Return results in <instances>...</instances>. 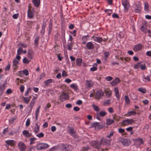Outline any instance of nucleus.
I'll return each mask as SVG.
<instances>
[{"label":"nucleus","instance_id":"nucleus-53","mask_svg":"<svg viewBox=\"0 0 151 151\" xmlns=\"http://www.w3.org/2000/svg\"><path fill=\"white\" fill-rule=\"evenodd\" d=\"M30 124V120L29 119H27L26 122V126L27 127L29 126Z\"/></svg>","mask_w":151,"mask_h":151},{"label":"nucleus","instance_id":"nucleus-63","mask_svg":"<svg viewBox=\"0 0 151 151\" xmlns=\"http://www.w3.org/2000/svg\"><path fill=\"white\" fill-rule=\"evenodd\" d=\"M68 132L70 134H72L75 132L74 131V129L73 128H71L68 131Z\"/></svg>","mask_w":151,"mask_h":151},{"label":"nucleus","instance_id":"nucleus-40","mask_svg":"<svg viewBox=\"0 0 151 151\" xmlns=\"http://www.w3.org/2000/svg\"><path fill=\"white\" fill-rule=\"evenodd\" d=\"M124 98L125 101L126 103L127 104H129L130 103V101L128 96H127L125 95L124 96Z\"/></svg>","mask_w":151,"mask_h":151},{"label":"nucleus","instance_id":"nucleus-30","mask_svg":"<svg viewBox=\"0 0 151 151\" xmlns=\"http://www.w3.org/2000/svg\"><path fill=\"white\" fill-rule=\"evenodd\" d=\"M136 114V112L134 111H128L127 114V116H129L132 115H134Z\"/></svg>","mask_w":151,"mask_h":151},{"label":"nucleus","instance_id":"nucleus-64","mask_svg":"<svg viewBox=\"0 0 151 151\" xmlns=\"http://www.w3.org/2000/svg\"><path fill=\"white\" fill-rule=\"evenodd\" d=\"M104 53L105 57L106 58H107L109 56V51L104 52Z\"/></svg>","mask_w":151,"mask_h":151},{"label":"nucleus","instance_id":"nucleus-43","mask_svg":"<svg viewBox=\"0 0 151 151\" xmlns=\"http://www.w3.org/2000/svg\"><path fill=\"white\" fill-rule=\"evenodd\" d=\"M140 67L142 70H144L146 68L145 64H141V63Z\"/></svg>","mask_w":151,"mask_h":151},{"label":"nucleus","instance_id":"nucleus-6","mask_svg":"<svg viewBox=\"0 0 151 151\" xmlns=\"http://www.w3.org/2000/svg\"><path fill=\"white\" fill-rule=\"evenodd\" d=\"M120 140L122 144L125 146H129L131 143L129 139L122 138Z\"/></svg>","mask_w":151,"mask_h":151},{"label":"nucleus","instance_id":"nucleus-59","mask_svg":"<svg viewBox=\"0 0 151 151\" xmlns=\"http://www.w3.org/2000/svg\"><path fill=\"white\" fill-rule=\"evenodd\" d=\"M51 106V105L49 103L47 104L45 106L44 109L46 111L47 109H49Z\"/></svg>","mask_w":151,"mask_h":151},{"label":"nucleus","instance_id":"nucleus-57","mask_svg":"<svg viewBox=\"0 0 151 151\" xmlns=\"http://www.w3.org/2000/svg\"><path fill=\"white\" fill-rule=\"evenodd\" d=\"M39 138L43 137L44 136V134L42 132H41L36 135Z\"/></svg>","mask_w":151,"mask_h":151},{"label":"nucleus","instance_id":"nucleus-45","mask_svg":"<svg viewBox=\"0 0 151 151\" xmlns=\"http://www.w3.org/2000/svg\"><path fill=\"white\" fill-rule=\"evenodd\" d=\"M106 96L108 97H110L111 95V93L110 91H105Z\"/></svg>","mask_w":151,"mask_h":151},{"label":"nucleus","instance_id":"nucleus-26","mask_svg":"<svg viewBox=\"0 0 151 151\" xmlns=\"http://www.w3.org/2000/svg\"><path fill=\"white\" fill-rule=\"evenodd\" d=\"M23 134L24 135L25 137H29L31 136L32 134L29 133V132L27 130H24L23 131Z\"/></svg>","mask_w":151,"mask_h":151},{"label":"nucleus","instance_id":"nucleus-20","mask_svg":"<svg viewBox=\"0 0 151 151\" xmlns=\"http://www.w3.org/2000/svg\"><path fill=\"white\" fill-rule=\"evenodd\" d=\"M32 2L35 6L38 7L40 5V0H32Z\"/></svg>","mask_w":151,"mask_h":151},{"label":"nucleus","instance_id":"nucleus-41","mask_svg":"<svg viewBox=\"0 0 151 151\" xmlns=\"http://www.w3.org/2000/svg\"><path fill=\"white\" fill-rule=\"evenodd\" d=\"M121 124L123 126H125L128 125L127 119L123 120Z\"/></svg>","mask_w":151,"mask_h":151},{"label":"nucleus","instance_id":"nucleus-7","mask_svg":"<svg viewBox=\"0 0 151 151\" xmlns=\"http://www.w3.org/2000/svg\"><path fill=\"white\" fill-rule=\"evenodd\" d=\"M91 127H94L96 129H100L104 127V126L102 124H99L98 122H94L91 125Z\"/></svg>","mask_w":151,"mask_h":151},{"label":"nucleus","instance_id":"nucleus-28","mask_svg":"<svg viewBox=\"0 0 151 151\" xmlns=\"http://www.w3.org/2000/svg\"><path fill=\"white\" fill-rule=\"evenodd\" d=\"M73 43L71 42H70L68 43L67 45V49L68 50L70 51L72 50L73 47Z\"/></svg>","mask_w":151,"mask_h":151},{"label":"nucleus","instance_id":"nucleus-3","mask_svg":"<svg viewBox=\"0 0 151 151\" xmlns=\"http://www.w3.org/2000/svg\"><path fill=\"white\" fill-rule=\"evenodd\" d=\"M91 145L93 147L98 149H99L101 147L100 142L98 140L92 141L91 143Z\"/></svg>","mask_w":151,"mask_h":151},{"label":"nucleus","instance_id":"nucleus-37","mask_svg":"<svg viewBox=\"0 0 151 151\" xmlns=\"http://www.w3.org/2000/svg\"><path fill=\"white\" fill-rule=\"evenodd\" d=\"M149 4L147 2H145L144 3V9L147 11H148L149 10L148 9Z\"/></svg>","mask_w":151,"mask_h":151},{"label":"nucleus","instance_id":"nucleus-32","mask_svg":"<svg viewBox=\"0 0 151 151\" xmlns=\"http://www.w3.org/2000/svg\"><path fill=\"white\" fill-rule=\"evenodd\" d=\"M70 87L74 89L75 91H77L78 89V86L77 85L75 84H72L70 85Z\"/></svg>","mask_w":151,"mask_h":151},{"label":"nucleus","instance_id":"nucleus-49","mask_svg":"<svg viewBox=\"0 0 151 151\" xmlns=\"http://www.w3.org/2000/svg\"><path fill=\"white\" fill-rule=\"evenodd\" d=\"M39 37H37L34 40V43L35 45H38V42L39 40Z\"/></svg>","mask_w":151,"mask_h":151},{"label":"nucleus","instance_id":"nucleus-9","mask_svg":"<svg viewBox=\"0 0 151 151\" xmlns=\"http://www.w3.org/2000/svg\"><path fill=\"white\" fill-rule=\"evenodd\" d=\"M69 99V95L67 93H63L60 95V99L62 101Z\"/></svg>","mask_w":151,"mask_h":151},{"label":"nucleus","instance_id":"nucleus-17","mask_svg":"<svg viewBox=\"0 0 151 151\" xmlns=\"http://www.w3.org/2000/svg\"><path fill=\"white\" fill-rule=\"evenodd\" d=\"M46 25V22L45 21H43L42 24V29L40 32L41 35H43L44 34Z\"/></svg>","mask_w":151,"mask_h":151},{"label":"nucleus","instance_id":"nucleus-33","mask_svg":"<svg viewBox=\"0 0 151 151\" xmlns=\"http://www.w3.org/2000/svg\"><path fill=\"white\" fill-rule=\"evenodd\" d=\"M118 130L119 132V133H123V134H122V136H123V135H125L126 134V133L124 132L125 130L124 129L120 128L118 129Z\"/></svg>","mask_w":151,"mask_h":151},{"label":"nucleus","instance_id":"nucleus-52","mask_svg":"<svg viewBox=\"0 0 151 151\" xmlns=\"http://www.w3.org/2000/svg\"><path fill=\"white\" fill-rule=\"evenodd\" d=\"M114 132L113 131H111L110 133H108V134L107 135L106 137L108 138H110L114 134Z\"/></svg>","mask_w":151,"mask_h":151},{"label":"nucleus","instance_id":"nucleus-44","mask_svg":"<svg viewBox=\"0 0 151 151\" xmlns=\"http://www.w3.org/2000/svg\"><path fill=\"white\" fill-rule=\"evenodd\" d=\"M49 29H48V32L49 33H51L52 29V24L51 22H50L49 25Z\"/></svg>","mask_w":151,"mask_h":151},{"label":"nucleus","instance_id":"nucleus-58","mask_svg":"<svg viewBox=\"0 0 151 151\" xmlns=\"http://www.w3.org/2000/svg\"><path fill=\"white\" fill-rule=\"evenodd\" d=\"M23 73L26 76H27L29 75L28 71L27 69L24 70L23 71Z\"/></svg>","mask_w":151,"mask_h":151},{"label":"nucleus","instance_id":"nucleus-13","mask_svg":"<svg viewBox=\"0 0 151 151\" xmlns=\"http://www.w3.org/2000/svg\"><path fill=\"white\" fill-rule=\"evenodd\" d=\"M19 63V61H17L16 59L14 58L13 60V67L14 70L16 69L18 67V65Z\"/></svg>","mask_w":151,"mask_h":151},{"label":"nucleus","instance_id":"nucleus-24","mask_svg":"<svg viewBox=\"0 0 151 151\" xmlns=\"http://www.w3.org/2000/svg\"><path fill=\"white\" fill-rule=\"evenodd\" d=\"M34 131L35 134L38 132L40 131V127L38 125L37 123L36 124L33 129Z\"/></svg>","mask_w":151,"mask_h":151},{"label":"nucleus","instance_id":"nucleus-5","mask_svg":"<svg viewBox=\"0 0 151 151\" xmlns=\"http://www.w3.org/2000/svg\"><path fill=\"white\" fill-rule=\"evenodd\" d=\"M104 93L102 90H99L96 92L95 97L97 99H101L103 96Z\"/></svg>","mask_w":151,"mask_h":151},{"label":"nucleus","instance_id":"nucleus-35","mask_svg":"<svg viewBox=\"0 0 151 151\" xmlns=\"http://www.w3.org/2000/svg\"><path fill=\"white\" fill-rule=\"evenodd\" d=\"M22 98L24 99V101L27 104H28L30 100L29 98L27 97H22Z\"/></svg>","mask_w":151,"mask_h":151},{"label":"nucleus","instance_id":"nucleus-36","mask_svg":"<svg viewBox=\"0 0 151 151\" xmlns=\"http://www.w3.org/2000/svg\"><path fill=\"white\" fill-rule=\"evenodd\" d=\"M138 91L143 93H145L146 92V89L145 88L142 87L139 88L138 89Z\"/></svg>","mask_w":151,"mask_h":151},{"label":"nucleus","instance_id":"nucleus-16","mask_svg":"<svg viewBox=\"0 0 151 151\" xmlns=\"http://www.w3.org/2000/svg\"><path fill=\"white\" fill-rule=\"evenodd\" d=\"M91 38L93 39V40L99 43H101L103 41V39L101 37H97L93 36Z\"/></svg>","mask_w":151,"mask_h":151},{"label":"nucleus","instance_id":"nucleus-31","mask_svg":"<svg viewBox=\"0 0 151 151\" xmlns=\"http://www.w3.org/2000/svg\"><path fill=\"white\" fill-rule=\"evenodd\" d=\"M53 81V80L51 79H47L44 81V83L46 86H48L50 83H51Z\"/></svg>","mask_w":151,"mask_h":151},{"label":"nucleus","instance_id":"nucleus-54","mask_svg":"<svg viewBox=\"0 0 151 151\" xmlns=\"http://www.w3.org/2000/svg\"><path fill=\"white\" fill-rule=\"evenodd\" d=\"M35 139L36 138H30V139H29V140L30 141V145L33 144L34 143L33 141L35 140Z\"/></svg>","mask_w":151,"mask_h":151},{"label":"nucleus","instance_id":"nucleus-12","mask_svg":"<svg viewBox=\"0 0 151 151\" xmlns=\"http://www.w3.org/2000/svg\"><path fill=\"white\" fill-rule=\"evenodd\" d=\"M86 85L87 88L92 87L93 86V82L91 80H87L86 81Z\"/></svg>","mask_w":151,"mask_h":151},{"label":"nucleus","instance_id":"nucleus-10","mask_svg":"<svg viewBox=\"0 0 151 151\" xmlns=\"http://www.w3.org/2000/svg\"><path fill=\"white\" fill-rule=\"evenodd\" d=\"M18 146L21 151H24L26 149V145L22 142H19L18 145Z\"/></svg>","mask_w":151,"mask_h":151},{"label":"nucleus","instance_id":"nucleus-50","mask_svg":"<svg viewBox=\"0 0 151 151\" xmlns=\"http://www.w3.org/2000/svg\"><path fill=\"white\" fill-rule=\"evenodd\" d=\"M105 80L107 81H111L113 79V78L111 76H108L105 77Z\"/></svg>","mask_w":151,"mask_h":151},{"label":"nucleus","instance_id":"nucleus-18","mask_svg":"<svg viewBox=\"0 0 151 151\" xmlns=\"http://www.w3.org/2000/svg\"><path fill=\"white\" fill-rule=\"evenodd\" d=\"M34 54V52L33 51L31 50H29L27 54V57L29 59L32 60Z\"/></svg>","mask_w":151,"mask_h":151},{"label":"nucleus","instance_id":"nucleus-48","mask_svg":"<svg viewBox=\"0 0 151 151\" xmlns=\"http://www.w3.org/2000/svg\"><path fill=\"white\" fill-rule=\"evenodd\" d=\"M106 113L105 111H101L99 112V115L102 117H104L106 115Z\"/></svg>","mask_w":151,"mask_h":151},{"label":"nucleus","instance_id":"nucleus-55","mask_svg":"<svg viewBox=\"0 0 151 151\" xmlns=\"http://www.w3.org/2000/svg\"><path fill=\"white\" fill-rule=\"evenodd\" d=\"M128 123V124H131L132 123H133L134 121L132 119H127Z\"/></svg>","mask_w":151,"mask_h":151},{"label":"nucleus","instance_id":"nucleus-29","mask_svg":"<svg viewBox=\"0 0 151 151\" xmlns=\"http://www.w3.org/2000/svg\"><path fill=\"white\" fill-rule=\"evenodd\" d=\"M5 89V85L4 84H2L0 86V95H1L4 91Z\"/></svg>","mask_w":151,"mask_h":151},{"label":"nucleus","instance_id":"nucleus-21","mask_svg":"<svg viewBox=\"0 0 151 151\" xmlns=\"http://www.w3.org/2000/svg\"><path fill=\"white\" fill-rule=\"evenodd\" d=\"M89 37V36L88 35L83 36L82 37V40L83 41L82 43L85 44Z\"/></svg>","mask_w":151,"mask_h":151},{"label":"nucleus","instance_id":"nucleus-11","mask_svg":"<svg viewBox=\"0 0 151 151\" xmlns=\"http://www.w3.org/2000/svg\"><path fill=\"white\" fill-rule=\"evenodd\" d=\"M86 46L87 49L89 50L94 49L95 47L94 45L91 42H87Z\"/></svg>","mask_w":151,"mask_h":151},{"label":"nucleus","instance_id":"nucleus-38","mask_svg":"<svg viewBox=\"0 0 151 151\" xmlns=\"http://www.w3.org/2000/svg\"><path fill=\"white\" fill-rule=\"evenodd\" d=\"M35 99V97L33 98V99L32 100L31 102H30L29 104V106L31 108V109H32L33 106L35 104V101H34V99Z\"/></svg>","mask_w":151,"mask_h":151},{"label":"nucleus","instance_id":"nucleus-4","mask_svg":"<svg viewBox=\"0 0 151 151\" xmlns=\"http://www.w3.org/2000/svg\"><path fill=\"white\" fill-rule=\"evenodd\" d=\"M122 2L125 10H128L130 6L128 0H122Z\"/></svg>","mask_w":151,"mask_h":151},{"label":"nucleus","instance_id":"nucleus-2","mask_svg":"<svg viewBox=\"0 0 151 151\" xmlns=\"http://www.w3.org/2000/svg\"><path fill=\"white\" fill-rule=\"evenodd\" d=\"M48 146V145L47 143H41L37 145L36 148L37 150H45L47 148Z\"/></svg>","mask_w":151,"mask_h":151},{"label":"nucleus","instance_id":"nucleus-60","mask_svg":"<svg viewBox=\"0 0 151 151\" xmlns=\"http://www.w3.org/2000/svg\"><path fill=\"white\" fill-rule=\"evenodd\" d=\"M67 76L68 74H67L66 72L64 70L62 72V76L63 77H65Z\"/></svg>","mask_w":151,"mask_h":151},{"label":"nucleus","instance_id":"nucleus-61","mask_svg":"<svg viewBox=\"0 0 151 151\" xmlns=\"http://www.w3.org/2000/svg\"><path fill=\"white\" fill-rule=\"evenodd\" d=\"M112 17L113 18H119V17L118 16V15L114 13L112 14Z\"/></svg>","mask_w":151,"mask_h":151},{"label":"nucleus","instance_id":"nucleus-47","mask_svg":"<svg viewBox=\"0 0 151 151\" xmlns=\"http://www.w3.org/2000/svg\"><path fill=\"white\" fill-rule=\"evenodd\" d=\"M92 106L94 110L96 111H98L99 110V108L98 106L93 104Z\"/></svg>","mask_w":151,"mask_h":151},{"label":"nucleus","instance_id":"nucleus-15","mask_svg":"<svg viewBox=\"0 0 151 151\" xmlns=\"http://www.w3.org/2000/svg\"><path fill=\"white\" fill-rule=\"evenodd\" d=\"M120 81L119 78H116L115 80H113L110 83L111 84L112 86H116L118 83Z\"/></svg>","mask_w":151,"mask_h":151},{"label":"nucleus","instance_id":"nucleus-39","mask_svg":"<svg viewBox=\"0 0 151 151\" xmlns=\"http://www.w3.org/2000/svg\"><path fill=\"white\" fill-rule=\"evenodd\" d=\"M130 98L134 100L137 99V97L135 94L132 93L130 95Z\"/></svg>","mask_w":151,"mask_h":151},{"label":"nucleus","instance_id":"nucleus-62","mask_svg":"<svg viewBox=\"0 0 151 151\" xmlns=\"http://www.w3.org/2000/svg\"><path fill=\"white\" fill-rule=\"evenodd\" d=\"M89 149V147L88 146H86L83 148V151H87Z\"/></svg>","mask_w":151,"mask_h":151},{"label":"nucleus","instance_id":"nucleus-14","mask_svg":"<svg viewBox=\"0 0 151 151\" xmlns=\"http://www.w3.org/2000/svg\"><path fill=\"white\" fill-rule=\"evenodd\" d=\"M136 8L134 9V11L136 13H139L141 12L142 7L141 5L139 4H136L135 5Z\"/></svg>","mask_w":151,"mask_h":151},{"label":"nucleus","instance_id":"nucleus-34","mask_svg":"<svg viewBox=\"0 0 151 151\" xmlns=\"http://www.w3.org/2000/svg\"><path fill=\"white\" fill-rule=\"evenodd\" d=\"M82 61V59L81 58H77L76 60L77 65L78 66L81 65Z\"/></svg>","mask_w":151,"mask_h":151},{"label":"nucleus","instance_id":"nucleus-23","mask_svg":"<svg viewBox=\"0 0 151 151\" xmlns=\"http://www.w3.org/2000/svg\"><path fill=\"white\" fill-rule=\"evenodd\" d=\"M114 91L115 96L117 97V99H119L120 96L119 95V90L117 87H115L114 88Z\"/></svg>","mask_w":151,"mask_h":151},{"label":"nucleus","instance_id":"nucleus-46","mask_svg":"<svg viewBox=\"0 0 151 151\" xmlns=\"http://www.w3.org/2000/svg\"><path fill=\"white\" fill-rule=\"evenodd\" d=\"M23 49L22 48L20 47L17 50V54L18 55H21L22 54V52H23Z\"/></svg>","mask_w":151,"mask_h":151},{"label":"nucleus","instance_id":"nucleus-8","mask_svg":"<svg viewBox=\"0 0 151 151\" xmlns=\"http://www.w3.org/2000/svg\"><path fill=\"white\" fill-rule=\"evenodd\" d=\"M62 147L64 151H70L72 150L73 148L71 145L67 144L62 145Z\"/></svg>","mask_w":151,"mask_h":151},{"label":"nucleus","instance_id":"nucleus-19","mask_svg":"<svg viewBox=\"0 0 151 151\" xmlns=\"http://www.w3.org/2000/svg\"><path fill=\"white\" fill-rule=\"evenodd\" d=\"M142 48V46L141 44H139L136 45L133 48V50L134 51H137L141 50Z\"/></svg>","mask_w":151,"mask_h":151},{"label":"nucleus","instance_id":"nucleus-56","mask_svg":"<svg viewBox=\"0 0 151 151\" xmlns=\"http://www.w3.org/2000/svg\"><path fill=\"white\" fill-rule=\"evenodd\" d=\"M10 64H8L5 67V70L6 71H9L10 69Z\"/></svg>","mask_w":151,"mask_h":151},{"label":"nucleus","instance_id":"nucleus-25","mask_svg":"<svg viewBox=\"0 0 151 151\" xmlns=\"http://www.w3.org/2000/svg\"><path fill=\"white\" fill-rule=\"evenodd\" d=\"M27 16L29 18H32L33 17V12L31 9H29L27 11Z\"/></svg>","mask_w":151,"mask_h":151},{"label":"nucleus","instance_id":"nucleus-27","mask_svg":"<svg viewBox=\"0 0 151 151\" xmlns=\"http://www.w3.org/2000/svg\"><path fill=\"white\" fill-rule=\"evenodd\" d=\"M114 122L113 119L109 118L106 120V124L108 125H110Z\"/></svg>","mask_w":151,"mask_h":151},{"label":"nucleus","instance_id":"nucleus-51","mask_svg":"<svg viewBox=\"0 0 151 151\" xmlns=\"http://www.w3.org/2000/svg\"><path fill=\"white\" fill-rule=\"evenodd\" d=\"M140 63H138L136 64L134 66V68L135 69H137L139 68V67H140Z\"/></svg>","mask_w":151,"mask_h":151},{"label":"nucleus","instance_id":"nucleus-42","mask_svg":"<svg viewBox=\"0 0 151 151\" xmlns=\"http://www.w3.org/2000/svg\"><path fill=\"white\" fill-rule=\"evenodd\" d=\"M30 61L31 60H28L26 58H24L23 60V63L24 64H28Z\"/></svg>","mask_w":151,"mask_h":151},{"label":"nucleus","instance_id":"nucleus-1","mask_svg":"<svg viewBox=\"0 0 151 151\" xmlns=\"http://www.w3.org/2000/svg\"><path fill=\"white\" fill-rule=\"evenodd\" d=\"M111 140V139L108 140L104 137H102L100 140L101 145H105L108 147L110 146Z\"/></svg>","mask_w":151,"mask_h":151},{"label":"nucleus","instance_id":"nucleus-22","mask_svg":"<svg viewBox=\"0 0 151 151\" xmlns=\"http://www.w3.org/2000/svg\"><path fill=\"white\" fill-rule=\"evenodd\" d=\"M5 142L8 145H13L15 144L16 142L12 140H7Z\"/></svg>","mask_w":151,"mask_h":151}]
</instances>
